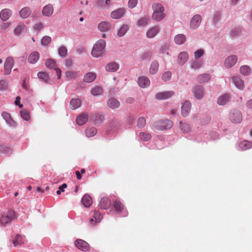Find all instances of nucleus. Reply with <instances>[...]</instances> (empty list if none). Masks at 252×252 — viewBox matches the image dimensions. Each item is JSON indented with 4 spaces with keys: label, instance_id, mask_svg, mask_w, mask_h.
<instances>
[{
    "label": "nucleus",
    "instance_id": "obj_33",
    "mask_svg": "<svg viewBox=\"0 0 252 252\" xmlns=\"http://www.w3.org/2000/svg\"><path fill=\"white\" fill-rule=\"evenodd\" d=\"M96 78V74L93 72H88L84 76L83 81L86 83H91Z\"/></svg>",
    "mask_w": 252,
    "mask_h": 252
},
{
    "label": "nucleus",
    "instance_id": "obj_4",
    "mask_svg": "<svg viewBox=\"0 0 252 252\" xmlns=\"http://www.w3.org/2000/svg\"><path fill=\"white\" fill-rule=\"evenodd\" d=\"M15 212L12 210H8L3 213L0 218V222L1 225L5 226L9 224L15 219Z\"/></svg>",
    "mask_w": 252,
    "mask_h": 252
},
{
    "label": "nucleus",
    "instance_id": "obj_8",
    "mask_svg": "<svg viewBox=\"0 0 252 252\" xmlns=\"http://www.w3.org/2000/svg\"><path fill=\"white\" fill-rule=\"evenodd\" d=\"M238 61V57L235 55H232L227 57L224 60V66L228 69L234 66Z\"/></svg>",
    "mask_w": 252,
    "mask_h": 252
},
{
    "label": "nucleus",
    "instance_id": "obj_48",
    "mask_svg": "<svg viewBox=\"0 0 252 252\" xmlns=\"http://www.w3.org/2000/svg\"><path fill=\"white\" fill-rule=\"evenodd\" d=\"M97 133L96 129L94 127L88 128L85 130L87 137H91L94 136Z\"/></svg>",
    "mask_w": 252,
    "mask_h": 252
},
{
    "label": "nucleus",
    "instance_id": "obj_39",
    "mask_svg": "<svg viewBox=\"0 0 252 252\" xmlns=\"http://www.w3.org/2000/svg\"><path fill=\"white\" fill-rule=\"evenodd\" d=\"M203 61L202 60H194L191 62L190 67L194 70L198 69L203 66Z\"/></svg>",
    "mask_w": 252,
    "mask_h": 252
},
{
    "label": "nucleus",
    "instance_id": "obj_1",
    "mask_svg": "<svg viewBox=\"0 0 252 252\" xmlns=\"http://www.w3.org/2000/svg\"><path fill=\"white\" fill-rule=\"evenodd\" d=\"M106 46V42L103 39L98 40L94 45L92 50V55L95 58L102 56L105 53L104 48Z\"/></svg>",
    "mask_w": 252,
    "mask_h": 252
},
{
    "label": "nucleus",
    "instance_id": "obj_23",
    "mask_svg": "<svg viewBox=\"0 0 252 252\" xmlns=\"http://www.w3.org/2000/svg\"><path fill=\"white\" fill-rule=\"evenodd\" d=\"M120 127L121 124L120 122L118 120H114L110 122L108 129L110 132H115L117 130L119 129Z\"/></svg>",
    "mask_w": 252,
    "mask_h": 252
},
{
    "label": "nucleus",
    "instance_id": "obj_3",
    "mask_svg": "<svg viewBox=\"0 0 252 252\" xmlns=\"http://www.w3.org/2000/svg\"><path fill=\"white\" fill-rule=\"evenodd\" d=\"M173 122L168 119H164L154 122L152 128L154 130H164L172 127Z\"/></svg>",
    "mask_w": 252,
    "mask_h": 252
},
{
    "label": "nucleus",
    "instance_id": "obj_32",
    "mask_svg": "<svg viewBox=\"0 0 252 252\" xmlns=\"http://www.w3.org/2000/svg\"><path fill=\"white\" fill-rule=\"evenodd\" d=\"M119 68V65L116 62H111L108 63L106 67V71L108 72H115Z\"/></svg>",
    "mask_w": 252,
    "mask_h": 252
},
{
    "label": "nucleus",
    "instance_id": "obj_55",
    "mask_svg": "<svg viewBox=\"0 0 252 252\" xmlns=\"http://www.w3.org/2000/svg\"><path fill=\"white\" fill-rule=\"evenodd\" d=\"M151 135L148 133L140 132L139 134V137L141 139L147 141L150 140L151 138Z\"/></svg>",
    "mask_w": 252,
    "mask_h": 252
},
{
    "label": "nucleus",
    "instance_id": "obj_57",
    "mask_svg": "<svg viewBox=\"0 0 252 252\" xmlns=\"http://www.w3.org/2000/svg\"><path fill=\"white\" fill-rule=\"evenodd\" d=\"M172 73L170 71L165 72L162 76V80L164 82L168 81L171 79Z\"/></svg>",
    "mask_w": 252,
    "mask_h": 252
},
{
    "label": "nucleus",
    "instance_id": "obj_17",
    "mask_svg": "<svg viewBox=\"0 0 252 252\" xmlns=\"http://www.w3.org/2000/svg\"><path fill=\"white\" fill-rule=\"evenodd\" d=\"M230 101V95L228 94H224L218 98L217 103L220 106H224L227 104Z\"/></svg>",
    "mask_w": 252,
    "mask_h": 252
},
{
    "label": "nucleus",
    "instance_id": "obj_61",
    "mask_svg": "<svg viewBox=\"0 0 252 252\" xmlns=\"http://www.w3.org/2000/svg\"><path fill=\"white\" fill-rule=\"evenodd\" d=\"M8 87V83L6 81L2 80L0 81V90H4Z\"/></svg>",
    "mask_w": 252,
    "mask_h": 252
},
{
    "label": "nucleus",
    "instance_id": "obj_45",
    "mask_svg": "<svg viewBox=\"0 0 252 252\" xmlns=\"http://www.w3.org/2000/svg\"><path fill=\"white\" fill-rule=\"evenodd\" d=\"M128 30V26L124 24L122 25L120 29L118 30L117 32V35L119 37H122L124 36Z\"/></svg>",
    "mask_w": 252,
    "mask_h": 252
},
{
    "label": "nucleus",
    "instance_id": "obj_60",
    "mask_svg": "<svg viewBox=\"0 0 252 252\" xmlns=\"http://www.w3.org/2000/svg\"><path fill=\"white\" fill-rule=\"evenodd\" d=\"M138 2L137 0H129L128 1V6L129 8H134Z\"/></svg>",
    "mask_w": 252,
    "mask_h": 252
},
{
    "label": "nucleus",
    "instance_id": "obj_16",
    "mask_svg": "<svg viewBox=\"0 0 252 252\" xmlns=\"http://www.w3.org/2000/svg\"><path fill=\"white\" fill-rule=\"evenodd\" d=\"M125 14V9L123 8H120L113 11L111 14V17L114 19H118L123 17Z\"/></svg>",
    "mask_w": 252,
    "mask_h": 252
},
{
    "label": "nucleus",
    "instance_id": "obj_25",
    "mask_svg": "<svg viewBox=\"0 0 252 252\" xmlns=\"http://www.w3.org/2000/svg\"><path fill=\"white\" fill-rule=\"evenodd\" d=\"M39 59V54L36 51L32 52L28 57V61L30 63L35 64Z\"/></svg>",
    "mask_w": 252,
    "mask_h": 252
},
{
    "label": "nucleus",
    "instance_id": "obj_58",
    "mask_svg": "<svg viewBox=\"0 0 252 252\" xmlns=\"http://www.w3.org/2000/svg\"><path fill=\"white\" fill-rule=\"evenodd\" d=\"M204 54V51L202 49H198L194 52V58L195 59H198L203 56Z\"/></svg>",
    "mask_w": 252,
    "mask_h": 252
},
{
    "label": "nucleus",
    "instance_id": "obj_21",
    "mask_svg": "<svg viewBox=\"0 0 252 252\" xmlns=\"http://www.w3.org/2000/svg\"><path fill=\"white\" fill-rule=\"evenodd\" d=\"M54 11L53 6L51 4H48L43 7L42 13L43 16L46 17L51 16Z\"/></svg>",
    "mask_w": 252,
    "mask_h": 252
},
{
    "label": "nucleus",
    "instance_id": "obj_47",
    "mask_svg": "<svg viewBox=\"0 0 252 252\" xmlns=\"http://www.w3.org/2000/svg\"><path fill=\"white\" fill-rule=\"evenodd\" d=\"M149 19L147 17H144L140 18L138 21L137 25L139 27H145L148 24Z\"/></svg>",
    "mask_w": 252,
    "mask_h": 252
},
{
    "label": "nucleus",
    "instance_id": "obj_64",
    "mask_svg": "<svg viewBox=\"0 0 252 252\" xmlns=\"http://www.w3.org/2000/svg\"><path fill=\"white\" fill-rule=\"evenodd\" d=\"M76 75V73L74 71H67L66 72V76L67 78H68L69 79L73 78L75 77Z\"/></svg>",
    "mask_w": 252,
    "mask_h": 252
},
{
    "label": "nucleus",
    "instance_id": "obj_5",
    "mask_svg": "<svg viewBox=\"0 0 252 252\" xmlns=\"http://www.w3.org/2000/svg\"><path fill=\"white\" fill-rule=\"evenodd\" d=\"M229 120L233 123H240L242 120V114L240 110L237 109H233L231 110L228 114Z\"/></svg>",
    "mask_w": 252,
    "mask_h": 252
},
{
    "label": "nucleus",
    "instance_id": "obj_52",
    "mask_svg": "<svg viewBox=\"0 0 252 252\" xmlns=\"http://www.w3.org/2000/svg\"><path fill=\"white\" fill-rule=\"evenodd\" d=\"M102 93V89L100 87H95L91 90V94L94 96L98 95L101 94Z\"/></svg>",
    "mask_w": 252,
    "mask_h": 252
},
{
    "label": "nucleus",
    "instance_id": "obj_37",
    "mask_svg": "<svg viewBox=\"0 0 252 252\" xmlns=\"http://www.w3.org/2000/svg\"><path fill=\"white\" fill-rule=\"evenodd\" d=\"M111 25L109 23L106 21H103L100 22L98 25V29L101 32H106L110 28Z\"/></svg>",
    "mask_w": 252,
    "mask_h": 252
},
{
    "label": "nucleus",
    "instance_id": "obj_24",
    "mask_svg": "<svg viewBox=\"0 0 252 252\" xmlns=\"http://www.w3.org/2000/svg\"><path fill=\"white\" fill-rule=\"evenodd\" d=\"M27 31V28L25 24L19 23L15 28L14 32V34L19 35L21 34L25 33Z\"/></svg>",
    "mask_w": 252,
    "mask_h": 252
},
{
    "label": "nucleus",
    "instance_id": "obj_51",
    "mask_svg": "<svg viewBox=\"0 0 252 252\" xmlns=\"http://www.w3.org/2000/svg\"><path fill=\"white\" fill-rule=\"evenodd\" d=\"M56 62L51 59H49L45 62V65L49 68H54L56 67Z\"/></svg>",
    "mask_w": 252,
    "mask_h": 252
},
{
    "label": "nucleus",
    "instance_id": "obj_12",
    "mask_svg": "<svg viewBox=\"0 0 252 252\" xmlns=\"http://www.w3.org/2000/svg\"><path fill=\"white\" fill-rule=\"evenodd\" d=\"M174 94L175 93L173 91L159 92L156 94L155 98L158 100L166 99L172 97Z\"/></svg>",
    "mask_w": 252,
    "mask_h": 252
},
{
    "label": "nucleus",
    "instance_id": "obj_36",
    "mask_svg": "<svg viewBox=\"0 0 252 252\" xmlns=\"http://www.w3.org/2000/svg\"><path fill=\"white\" fill-rule=\"evenodd\" d=\"M210 79L211 76L209 74L204 73L197 76V81L199 83H204L209 81Z\"/></svg>",
    "mask_w": 252,
    "mask_h": 252
},
{
    "label": "nucleus",
    "instance_id": "obj_13",
    "mask_svg": "<svg viewBox=\"0 0 252 252\" xmlns=\"http://www.w3.org/2000/svg\"><path fill=\"white\" fill-rule=\"evenodd\" d=\"M137 82L139 86L141 88H147L150 85L149 79L144 76L138 77Z\"/></svg>",
    "mask_w": 252,
    "mask_h": 252
},
{
    "label": "nucleus",
    "instance_id": "obj_41",
    "mask_svg": "<svg viewBox=\"0 0 252 252\" xmlns=\"http://www.w3.org/2000/svg\"><path fill=\"white\" fill-rule=\"evenodd\" d=\"M38 78L42 82L50 83V78L48 74L45 72H39L37 73Z\"/></svg>",
    "mask_w": 252,
    "mask_h": 252
},
{
    "label": "nucleus",
    "instance_id": "obj_7",
    "mask_svg": "<svg viewBox=\"0 0 252 252\" xmlns=\"http://www.w3.org/2000/svg\"><path fill=\"white\" fill-rule=\"evenodd\" d=\"M202 17L200 14L194 15L191 19L189 23V27L192 30L197 29L202 22Z\"/></svg>",
    "mask_w": 252,
    "mask_h": 252
},
{
    "label": "nucleus",
    "instance_id": "obj_56",
    "mask_svg": "<svg viewBox=\"0 0 252 252\" xmlns=\"http://www.w3.org/2000/svg\"><path fill=\"white\" fill-rule=\"evenodd\" d=\"M146 122L145 119L143 117H140L137 121V126L139 128H143L146 125Z\"/></svg>",
    "mask_w": 252,
    "mask_h": 252
},
{
    "label": "nucleus",
    "instance_id": "obj_27",
    "mask_svg": "<svg viewBox=\"0 0 252 252\" xmlns=\"http://www.w3.org/2000/svg\"><path fill=\"white\" fill-rule=\"evenodd\" d=\"M239 71L242 75L247 76L251 75L252 70L250 66L247 65H244L240 66Z\"/></svg>",
    "mask_w": 252,
    "mask_h": 252
},
{
    "label": "nucleus",
    "instance_id": "obj_53",
    "mask_svg": "<svg viewBox=\"0 0 252 252\" xmlns=\"http://www.w3.org/2000/svg\"><path fill=\"white\" fill-rule=\"evenodd\" d=\"M0 152L6 154H9L12 153V149L10 147L4 145H0Z\"/></svg>",
    "mask_w": 252,
    "mask_h": 252
},
{
    "label": "nucleus",
    "instance_id": "obj_59",
    "mask_svg": "<svg viewBox=\"0 0 252 252\" xmlns=\"http://www.w3.org/2000/svg\"><path fill=\"white\" fill-rule=\"evenodd\" d=\"M51 41V38L48 36H44L41 39V44L43 45H47Z\"/></svg>",
    "mask_w": 252,
    "mask_h": 252
},
{
    "label": "nucleus",
    "instance_id": "obj_19",
    "mask_svg": "<svg viewBox=\"0 0 252 252\" xmlns=\"http://www.w3.org/2000/svg\"><path fill=\"white\" fill-rule=\"evenodd\" d=\"M232 81L234 85L239 90H243L244 87L243 81L238 76H234L232 77Z\"/></svg>",
    "mask_w": 252,
    "mask_h": 252
},
{
    "label": "nucleus",
    "instance_id": "obj_29",
    "mask_svg": "<svg viewBox=\"0 0 252 252\" xmlns=\"http://www.w3.org/2000/svg\"><path fill=\"white\" fill-rule=\"evenodd\" d=\"M221 19V13L219 11H215L212 14L211 20L213 24L216 26L220 22Z\"/></svg>",
    "mask_w": 252,
    "mask_h": 252
},
{
    "label": "nucleus",
    "instance_id": "obj_20",
    "mask_svg": "<svg viewBox=\"0 0 252 252\" xmlns=\"http://www.w3.org/2000/svg\"><path fill=\"white\" fill-rule=\"evenodd\" d=\"M252 147V143L247 141H242L238 144L237 149L240 151L247 150Z\"/></svg>",
    "mask_w": 252,
    "mask_h": 252
},
{
    "label": "nucleus",
    "instance_id": "obj_28",
    "mask_svg": "<svg viewBox=\"0 0 252 252\" xmlns=\"http://www.w3.org/2000/svg\"><path fill=\"white\" fill-rule=\"evenodd\" d=\"M12 11L9 9H3L0 13V17L1 19L5 21L7 20L11 16Z\"/></svg>",
    "mask_w": 252,
    "mask_h": 252
},
{
    "label": "nucleus",
    "instance_id": "obj_11",
    "mask_svg": "<svg viewBox=\"0 0 252 252\" xmlns=\"http://www.w3.org/2000/svg\"><path fill=\"white\" fill-rule=\"evenodd\" d=\"M192 92L194 97L197 99L200 100L204 96V88L201 86H195Z\"/></svg>",
    "mask_w": 252,
    "mask_h": 252
},
{
    "label": "nucleus",
    "instance_id": "obj_10",
    "mask_svg": "<svg viewBox=\"0 0 252 252\" xmlns=\"http://www.w3.org/2000/svg\"><path fill=\"white\" fill-rule=\"evenodd\" d=\"M14 65V60L11 57H8L4 64V74L8 75L11 71L12 68Z\"/></svg>",
    "mask_w": 252,
    "mask_h": 252
},
{
    "label": "nucleus",
    "instance_id": "obj_26",
    "mask_svg": "<svg viewBox=\"0 0 252 252\" xmlns=\"http://www.w3.org/2000/svg\"><path fill=\"white\" fill-rule=\"evenodd\" d=\"M88 118V114L83 113L76 118V123L79 126H82L87 123Z\"/></svg>",
    "mask_w": 252,
    "mask_h": 252
},
{
    "label": "nucleus",
    "instance_id": "obj_62",
    "mask_svg": "<svg viewBox=\"0 0 252 252\" xmlns=\"http://www.w3.org/2000/svg\"><path fill=\"white\" fill-rule=\"evenodd\" d=\"M94 6L97 7H101L104 8V0H97L95 2Z\"/></svg>",
    "mask_w": 252,
    "mask_h": 252
},
{
    "label": "nucleus",
    "instance_id": "obj_31",
    "mask_svg": "<svg viewBox=\"0 0 252 252\" xmlns=\"http://www.w3.org/2000/svg\"><path fill=\"white\" fill-rule=\"evenodd\" d=\"M107 105L111 109L117 108L120 106V102L115 98H110L107 101Z\"/></svg>",
    "mask_w": 252,
    "mask_h": 252
},
{
    "label": "nucleus",
    "instance_id": "obj_22",
    "mask_svg": "<svg viewBox=\"0 0 252 252\" xmlns=\"http://www.w3.org/2000/svg\"><path fill=\"white\" fill-rule=\"evenodd\" d=\"M189 59L188 53L186 51L181 52L178 58V63L181 65H184Z\"/></svg>",
    "mask_w": 252,
    "mask_h": 252
},
{
    "label": "nucleus",
    "instance_id": "obj_30",
    "mask_svg": "<svg viewBox=\"0 0 252 252\" xmlns=\"http://www.w3.org/2000/svg\"><path fill=\"white\" fill-rule=\"evenodd\" d=\"M111 205V202L107 197H102L99 203V206L101 209H107Z\"/></svg>",
    "mask_w": 252,
    "mask_h": 252
},
{
    "label": "nucleus",
    "instance_id": "obj_9",
    "mask_svg": "<svg viewBox=\"0 0 252 252\" xmlns=\"http://www.w3.org/2000/svg\"><path fill=\"white\" fill-rule=\"evenodd\" d=\"M1 116L9 127L12 128H15L17 127V123L12 118L9 113L6 112H2Z\"/></svg>",
    "mask_w": 252,
    "mask_h": 252
},
{
    "label": "nucleus",
    "instance_id": "obj_14",
    "mask_svg": "<svg viewBox=\"0 0 252 252\" xmlns=\"http://www.w3.org/2000/svg\"><path fill=\"white\" fill-rule=\"evenodd\" d=\"M75 245L79 249L87 252L89 250V245L86 241L82 239H78L75 242Z\"/></svg>",
    "mask_w": 252,
    "mask_h": 252
},
{
    "label": "nucleus",
    "instance_id": "obj_42",
    "mask_svg": "<svg viewBox=\"0 0 252 252\" xmlns=\"http://www.w3.org/2000/svg\"><path fill=\"white\" fill-rule=\"evenodd\" d=\"M24 238L19 234L16 235L13 241V244L14 247L21 246L24 243Z\"/></svg>",
    "mask_w": 252,
    "mask_h": 252
},
{
    "label": "nucleus",
    "instance_id": "obj_15",
    "mask_svg": "<svg viewBox=\"0 0 252 252\" xmlns=\"http://www.w3.org/2000/svg\"><path fill=\"white\" fill-rule=\"evenodd\" d=\"M191 104L189 101H186L181 107V113L184 117L189 115L191 109Z\"/></svg>",
    "mask_w": 252,
    "mask_h": 252
},
{
    "label": "nucleus",
    "instance_id": "obj_50",
    "mask_svg": "<svg viewBox=\"0 0 252 252\" xmlns=\"http://www.w3.org/2000/svg\"><path fill=\"white\" fill-rule=\"evenodd\" d=\"M20 116L21 117L26 121H30L31 119L30 115L29 113L25 110H23L20 111Z\"/></svg>",
    "mask_w": 252,
    "mask_h": 252
},
{
    "label": "nucleus",
    "instance_id": "obj_18",
    "mask_svg": "<svg viewBox=\"0 0 252 252\" xmlns=\"http://www.w3.org/2000/svg\"><path fill=\"white\" fill-rule=\"evenodd\" d=\"M160 32V28L158 26H155L149 29L147 32L146 36L149 38L155 37Z\"/></svg>",
    "mask_w": 252,
    "mask_h": 252
},
{
    "label": "nucleus",
    "instance_id": "obj_49",
    "mask_svg": "<svg viewBox=\"0 0 252 252\" xmlns=\"http://www.w3.org/2000/svg\"><path fill=\"white\" fill-rule=\"evenodd\" d=\"M180 126L181 130L184 133H188L190 131V127L189 124L180 122Z\"/></svg>",
    "mask_w": 252,
    "mask_h": 252
},
{
    "label": "nucleus",
    "instance_id": "obj_44",
    "mask_svg": "<svg viewBox=\"0 0 252 252\" xmlns=\"http://www.w3.org/2000/svg\"><path fill=\"white\" fill-rule=\"evenodd\" d=\"M92 120L97 126L100 125L104 120V117L101 114H95L92 118Z\"/></svg>",
    "mask_w": 252,
    "mask_h": 252
},
{
    "label": "nucleus",
    "instance_id": "obj_63",
    "mask_svg": "<svg viewBox=\"0 0 252 252\" xmlns=\"http://www.w3.org/2000/svg\"><path fill=\"white\" fill-rule=\"evenodd\" d=\"M151 57L150 52H145L141 56V59L142 60H149Z\"/></svg>",
    "mask_w": 252,
    "mask_h": 252
},
{
    "label": "nucleus",
    "instance_id": "obj_35",
    "mask_svg": "<svg viewBox=\"0 0 252 252\" xmlns=\"http://www.w3.org/2000/svg\"><path fill=\"white\" fill-rule=\"evenodd\" d=\"M186 40V36L184 34H178L174 37L175 43L177 45L183 44Z\"/></svg>",
    "mask_w": 252,
    "mask_h": 252
},
{
    "label": "nucleus",
    "instance_id": "obj_54",
    "mask_svg": "<svg viewBox=\"0 0 252 252\" xmlns=\"http://www.w3.org/2000/svg\"><path fill=\"white\" fill-rule=\"evenodd\" d=\"M67 50L65 47L62 46L58 50V53L60 57H65L67 55Z\"/></svg>",
    "mask_w": 252,
    "mask_h": 252
},
{
    "label": "nucleus",
    "instance_id": "obj_34",
    "mask_svg": "<svg viewBox=\"0 0 252 252\" xmlns=\"http://www.w3.org/2000/svg\"><path fill=\"white\" fill-rule=\"evenodd\" d=\"M81 202L85 207H89L92 204V199L89 195L86 194L82 197Z\"/></svg>",
    "mask_w": 252,
    "mask_h": 252
},
{
    "label": "nucleus",
    "instance_id": "obj_46",
    "mask_svg": "<svg viewBox=\"0 0 252 252\" xmlns=\"http://www.w3.org/2000/svg\"><path fill=\"white\" fill-rule=\"evenodd\" d=\"M158 63L156 61H154L151 64V66L149 70L150 73L152 74H156L158 70Z\"/></svg>",
    "mask_w": 252,
    "mask_h": 252
},
{
    "label": "nucleus",
    "instance_id": "obj_2",
    "mask_svg": "<svg viewBox=\"0 0 252 252\" xmlns=\"http://www.w3.org/2000/svg\"><path fill=\"white\" fill-rule=\"evenodd\" d=\"M152 8L154 11L152 18L157 21L162 20L165 17L164 13V8L162 5L159 3H155L152 4Z\"/></svg>",
    "mask_w": 252,
    "mask_h": 252
},
{
    "label": "nucleus",
    "instance_id": "obj_43",
    "mask_svg": "<svg viewBox=\"0 0 252 252\" xmlns=\"http://www.w3.org/2000/svg\"><path fill=\"white\" fill-rule=\"evenodd\" d=\"M81 103L80 99L78 98L72 99L70 102V108L72 110H75L80 106Z\"/></svg>",
    "mask_w": 252,
    "mask_h": 252
},
{
    "label": "nucleus",
    "instance_id": "obj_6",
    "mask_svg": "<svg viewBox=\"0 0 252 252\" xmlns=\"http://www.w3.org/2000/svg\"><path fill=\"white\" fill-rule=\"evenodd\" d=\"M116 214L120 217H125L127 216L128 212L124 208V205L119 200H116L113 203Z\"/></svg>",
    "mask_w": 252,
    "mask_h": 252
},
{
    "label": "nucleus",
    "instance_id": "obj_40",
    "mask_svg": "<svg viewBox=\"0 0 252 252\" xmlns=\"http://www.w3.org/2000/svg\"><path fill=\"white\" fill-rule=\"evenodd\" d=\"M94 217L95 219V222L96 223H98L100 221L101 219H102V216L101 214L97 211H95L93 214ZM90 223L92 224H94V219H91L90 220Z\"/></svg>",
    "mask_w": 252,
    "mask_h": 252
},
{
    "label": "nucleus",
    "instance_id": "obj_38",
    "mask_svg": "<svg viewBox=\"0 0 252 252\" xmlns=\"http://www.w3.org/2000/svg\"><path fill=\"white\" fill-rule=\"evenodd\" d=\"M31 12L32 11L30 7H25L20 10L19 14L22 18L25 19L31 15Z\"/></svg>",
    "mask_w": 252,
    "mask_h": 252
}]
</instances>
